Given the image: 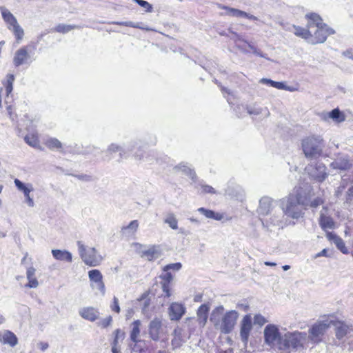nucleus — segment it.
<instances>
[{"label": "nucleus", "instance_id": "obj_64", "mask_svg": "<svg viewBox=\"0 0 353 353\" xmlns=\"http://www.w3.org/2000/svg\"><path fill=\"white\" fill-rule=\"evenodd\" d=\"M282 268L283 270L287 271L290 268V266L288 265H285L282 267Z\"/></svg>", "mask_w": 353, "mask_h": 353}, {"label": "nucleus", "instance_id": "obj_59", "mask_svg": "<svg viewBox=\"0 0 353 353\" xmlns=\"http://www.w3.org/2000/svg\"><path fill=\"white\" fill-rule=\"evenodd\" d=\"M343 54L351 59H353V47L343 52Z\"/></svg>", "mask_w": 353, "mask_h": 353}, {"label": "nucleus", "instance_id": "obj_52", "mask_svg": "<svg viewBox=\"0 0 353 353\" xmlns=\"http://www.w3.org/2000/svg\"><path fill=\"white\" fill-rule=\"evenodd\" d=\"M201 187L202 189V192H203V193H210V194H215L216 193L214 189L210 185H201Z\"/></svg>", "mask_w": 353, "mask_h": 353}, {"label": "nucleus", "instance_id": "obj_57", "mask_svg": "<svg viewBox=\"0 0 353 353\" xmlns=\"http://www.w3.org/2000/svg\"><path fill=\"white\" fill-rule=\"evenodd\" d=\"M270 221L274 225H279L281 222V220L280 216H274L273 218L272 217L270 218Z\"/></svg>", "mask_w": 353, "mask_h": 353}, {"label": "nucleus", "instance_id": "obj_24", "mask_svg": "<svg viewBox=\"0 0 353 353\" xmlns=\"http://www.w3.org/2000/svg\"><path fill=\"white\" fill-rule=\"evenodd\" d=\"M350 163L347 156L341 155L338 157L331 164L333 169L345 170L350 168Z\"/></svg>", "mask_w": 353, "mask_h": 353}, {"label": "nucleus", "instance_id": "obj_29", "mask_svg": "<svg viewBox=\"0 0 353 353\" xmlns=\"http://www.w3.org/2000/svg\"><path fill=\"white\" fill-rule=\"evenodd\" d=\"M52 254L55 259L59 261H66L68 263H71L72 261V254L67 250H52Z\"/></svg>", "mask_w": 353, "mask_h": 353}, {"label": "nucleus", "instance_id": "obj_25", "mask_svg": "<svg viewBox=\"0 0 353 353\" xmlns=\"http://www.w3.org/2000/svg\"><path fill=\"white\" fill-rule=\"evenodd\" d=\"M142 256H145L149 261H152L159 258L161 254V248L159 245H151L148 248L141 251Z\"/></svg>", "mask_w": 353, "mask_h": 353}, {"label": "nucleus", "instance_id": "obj_19", "mask_svg": "<svg viewBox=\"0 0 353 353\" xmlns=\"http://www.w3.org/2000/svg\"><path fill=\"white\" fill-rule=\"evenodd\" d=\"M221 8L224 9L226 10V14L230 17H234L236 18H247L250 20H257L258 18L252 14H250L249 13H247L244 11L230 8L228 6H220Z\"/></svg>", "mask_w": 353, "mask_h": 353}, {"label": "nucleus", "instance_id": "obj_48", "mask_svg": "<svg viewBox=\"0 0 353 353\" xmlns=\"http://www.w3.org/2000/svg\"><path fill=\"white\" fill-rule=\"evenodd\" d=\"M274 88H276V89H279V90H288V91H290V92H293V91L295 90L294 88L286 85L283 82L275 81V84H274Z\"/></svg>", "mask_w": 353, "mask_h": 353}, {"label": "nucleus", "instance_id": "obj_32", "mask_svg": "<svg viewBox=\"0 0 353 353\" xmlns=\"http://www.w3.org/2000/svg\"><path fill=\"white\" fill-rule=\"evenodd\" d=\"M141 321L139 320H136L132 323V330L130 331V338L132 342H137L139 339L140 336V326Z\"/></svg>", "mask_w": 353, "mask_h": 353}, {"label": "nucleus", "instance_id": "obj_43", "mask_svg": "<svg viewBox=\"0 0 353 353\" xmlns=\"http://www.w3.org/2000/svg\"><path fill=\"white\" fill-rule=\"evenodd\" d=\"M74 28V26L65 24H59L55 28V30L58 32L66 33Z\"/></svg>", "mask_w": 353, "mask_h": 353}, {"label": "nucleus", "instance_id": "obj_55", "mask_svg": "<svg viewBox=\"0 0 353 353\" xmlns=\"http://www.w3.org/2000/svg\"><path fill=\"white\" fill-rule=\"evenodd\" d=\"M246 110H247L248 114H249L250 115H252V114L257 115L261 113V110L259 109H256L252 107H247Z\"/></svg>", "mask_w": 353, "mask_h": 353}, {"label": "nucleus", "instance_id": "obj_50", "mask_svg": "<svg viewBox=\"0 0 353 353\" xmlns=\"http://www.w3.org/2000/svg\"><path fill=\"white\" fill-rule=\"evenodd\" d=\"M160 277L163 279L162 283H167V285H169L170 283L172 281L173 277L170 272H165V273L160 276Z\"/></svg>", "mask_w": 353, "mask_h": 353}, {"label": "nucleus", "instance_id": "obj_18", "mask_svg": "<svg viewBox=\"0 0 353 353\" xmlns=\"http://www.w3.org/2000/svg\"><path fill=\"white\" fill-rule=\"evenodd\" d=\"M30 59L26 47H23L16 51L14 58L13 63L16 67H19L22 64L27 63Z\"/></svg>", "mask_w": 353, "mask_h": 353}, {"label": "nucleus", "instance_id": "obj_10", "mask_svg": "<svg viewBox=\"0 0 353 353\" xmlns=\"http://www.w3.org/2000/svg\"><path fill=\"white\" fill-rule=\"evenodd\" d=\"M305 172L312 179L317 182H323L328 175L325 165L320 162L309 164L305 168Z\"/></svg>", "mask_w": 353, "mask_h": 353}, {"label": "nucleus", "instance_id": "obj_4", "mask_svg": "<svg viewBox=\"0 0 353 353\" xmlns=\"http://www.w3.org/2000/svg\"><path fill=\"white\" fill-rule=\"evenodd\" d=\"M223 305L216 307L212 312L210 321L214 327L223 334L230 333L239 318V313L236 310H230L223 314Z\"/></svg>", "mask_w": 353, "mask_h": 353}, {"label": "nucleus", "instance_id": "obj_54", "mask_svg": "<svg viewBox=\"0 0 353 353\" xmlns=\"http://www.w3.org/2000/svg\"><path fill=\"white\" fill-rule=\"evenodd\" d=\"M162 290L163 292L165 293V296L167 297H170L171 296V292L170 290L169 285H167V283H162Z\"/></svg>", "mask_w": 353, "mask_h": 353}, {"label": "nucleus", "instance_id": "obj_21", "mask_svg": "<svg viewBox=\"0 0 353 353\" xmlns=\"http://www.w3.org/2000/svg\"><path fill=\"white\" fill-rule=\"evenodd\" d=\"M327 210L326 208H323V210L321 212L319 218V225L325 231L328 229H334L335 228V222L333 219L325 214Z\"/></svg>", "mask_w": 353, "mask_h": 353}, {"label": "nucleus", "instance_id": "obj_63", "mask_svg": "<svg viewBox=\"0 0 353 353\" xmlns=\"http://www.w3.org/2000/svg\"><path fill=\"white\" fill-rule=\"evenodd\" d=\"M264 263L267 266H276V264L274 262L265 261Z\"/></svg>", "mask_w": 353, "mask_h": 353}, {"label": "nucleus", "instance_id": "obj_14", "mask_svg": "<svg viewBox=\"0 0 353 353\" xmlns=\"http://www.w3.org/2000/svg\"><path fill=\"white\" fill-rule=\"evenodd\" d=\"M150 337L154 341H158L163 333L162 321L159 318L152 320L148 326Z\"/></svg>", "mask_w": 353, "mask_h": 353}, {"label": "nucleus", "instance_id": "obj_33", "mask_svg": "<svg viewBox=\"0 0 353 353\" xmlns=\"http://www.w3.org/2000/svg\"><path fill=\"white\" fill-rule=\"evenodd\" d=\"M330 118L336 123H341L345 120V115L338 108L327 112L324 119Z\"/></svg>", "mask_w": 353, "mask_h": 353}, {"label": "nucleus", "instance_id": "obj_46", "mask_svg": "<svg viewBox=\"0 0 353 353\" xmlns=\"http://www.w3.org/2000/svg\"><path fill=\"white\" fill-rule=\"evenodd\" d=\"M181 264L180 263H170L163 267V270L164 272L169 270L178 271L181 268Z\"/></svg>", "mask_w": 353, "mask_h": 353}, {"label": "nucleus", "instance_id": "obj_51", "mask_svg": "<svg viewBox=\"0 0 353 353\" xmlns=\"http://www.w3.org/2000/svg\"><path fill=\"white\" fill-rule=\"evenodd\" d=\"M114 24H117L119 26H124L128 27H132V28H141L138 24L134 23L132 21H121V22H114Z\"/></svg>", "mask_w": 353, "mask_h": 353}, {"label": "nucleus", "instance_id": "obj_34", "mask_svg": "<svg viewBox=\"0 0 353 353\" xmlns=\"http://www.w3.org/2000/svg\"><path fill=\"white\" fill-rule=\"evenodd\" d=\"M174 169L176 170L182 171L189 176L192 180H194L196 178L195 172L187 163H181L176 165Z\"/></svg>", "mask_w": 353, "mask_h": 353}, {"label": "nucleus", "instance_id": "obj_62", "mask_svg": "<svg viewBox=\"0 0 353 353\" xmlns=\"http://www.w3.org/2000/svg\"><path fill=\"white\" fill-rule=\"evenodd\" d=\"M189 220L190 221L192 222V223H197V224H199V221L194 217H190L189 218Z\"/></svg>", "mask_w": 353, "mask_h": 353}, {"label": "nucleus", "instance_id": "obj_60", "mask_svg": "<svg viewBox=\"0 0 353 353\" xmlns=\"http://www.w3.org/2000/svg\"><path fill=\"white\" fill-rule=\"evenodd\" d=\"M39 345L43 351L46 350L48 347V344L47 343H41Z\"/></svg>", "mask_w": 353, "mask_h": 353}, {"label": "nucleus", "instance_id": "obj_39", "mask_svg": "<svg viewBox=\"0 0 353 353\" xmlns=\"http://www.w3.org/2000/svg\"><path fill=\"white\" fill-rule=\"evenodd\" d=\"M143 341L138 340L137 342H132L130 344L131 353H144Z\"/></svg>", "mask_w": 353, "mask_h": 353}, {"label": "nucleus", "instance_id": "obj_31", "mask_svg": "<svg viewBox=\"0 0 353 353\" xmlns=\"http://www.w3.org/2000/svg\"><path fill=\"white\" fill-rule=\"evenodd\" d=\"M294 30V34L297 37L304 39L309 43V39H311V29L307 27L306 28L293 25L292 26Z\"/></svg>", "mask_w": 353, "mask_h": 353}, {"label": "nucleus", "instance_id": "obj_9", "mask_svg": "<svg viewBox=\"0 0 353 353\" xmlns=\"http://www.w3.org/2000/svg\"><path fill=\"white\" fill-rule=\"evenodd\" d=\"M135 145V142L125 143L122 145L117 143H111L105 152V156L104 160L110 161L112 159V155L116 152L119 153L120 159L126 158L128 155L134 150Z\"/></svg>", "mask_w": 353, "mask_h": 353}, {"label": "nucleus", "instance_id": "obj_26", "mask_svg": "<svg viewBox=\"0 0 353 353\" xmlns=\"http://www.w3.org/2000/svg\"><path fill=\"white\" fill-rule=\"evenodd\" d=\"M210 306L208 304L201 305L196 312L199 324L201 327H204L208 317V312Z\"/></svg>", "mask_w": 353, "mask_h": 353}, {"label": "nucleus", "instance_id": "obj_45", "mask_svg": "<svg viewBox=\"0 0 353 353\" xmlns=\"http://www.w3.org/2000/svg\"><path fill=\"white\" fill-rule=\"evenodd\" d=\"M114 339L113 341V343L114 345H118L119 340H123L124 339L125 333L120 329H117L114 332Z\"/></svg>", "mask_w": 353, "mask_h": 353}, {"label": "nucleus", "instance_id": "obj_56", "mask_svg": "<svg viewBox=\"0 0 353 353\" xmlns=\"http://www.w3.org/2000/svg\"><path fill=\"white\" fill-rule=\"evenodd\" d=\"M260 83L263 84H267L271 87H274L275 81L270 79L263 78L260 80Z\"/></svg>", "mask_w": 353, "mask_h": 353}, {"label": "nucleus", "instance_id": "obj_38", "mask_svg": "<svg viewBox=\"0 0 353 353\" xmlns=\"http://www.w3.org/2000/svg\"><path fill=\"white\" fill-rule=\"evenodd\" d=\"M164 223L168 224L172 230L178 228V221L173 213H169L166 215Z\"/></svg>", "mask_w": 353, "mask_h": 353}, {"label": "nucleus", "instance_id": "obj_49", "mask_svg": "<svg viewBox=\"0 0 353 353\" xmlns=\"http://www.w3.org/2000/svg\"><path fill=\"white\" fill-rule=\"evenodd\" d=\"M268 321L261 314H256L254 317V324H257L259 325H264Z\"/></svg>", "mask_w": 353, "mask_h": 353}, {"label": "nucleus", "instance_id": "obj_41", "mask_svg": "<svg viewBox=\"0 0 353 353\" xmlns=\"http://www.w3.org/2000/svg\"><path fill=\"white\" fill-rule=\"evenodd\" d=\"M24 140L27 144L33 148H37L39 145V141L34 135H26Z\"/></svg>", "mask_w": 353, "mask_h": 353}, {"label": "nucleus", "instance_id": "obj_30", "mask_svg": "<svg viewBox=\"0 0 353 353\" xmlns=\"http://www.w3.org/2000/svg\"><path fill=\"white\" fill-rule=\"evenodd\" d=\"M197 211L207 219L221 221L223 218V215L222 214L204 208H199L197 209Z\"/></svg>", "mask_w": 353, "mask_h": 353}, {"label": "nucleus", "instance_id": "obj_13", "mask_svg": "<svg viewBox=\"0 0 353 353\" xmlns=\"http://www.w3.org/2000/svg\"><path fill=\"white\" fill-rule=\"evenodd\" d=\"M14 183L19 191H21L25 196V201L29 207H34L33 198L30 196V192L33 191V186L31 183L25 184L19 179H15Z\"/></svg>", "mask_w": 353, "mask_h": 353}, {"label": "nucleus", "instance_id": "obj_15", "mask_svg": "<svg viewBox=\"0 0 353 353\" xmlns=\"http://www.w3.org/2000/svg\"><path fill=\"white\" fill-rule=\"evenodd\" d=\"M252 329V317L251 315H245L242 319L241 324L240 336L242 341L245 345L247 344L250 332Z\"/></svg>", "mask_w": 353, "mask_h": 353}, {"label": "nucleus", "instance_id": "obj_17", "mask_svg": "<svg viewBox=\"0 0 353 353\" xmlns=\"http://www.w3.org/2000/svg\"><path fill=\"white\" fill-rule=\"evenodd\" d=\"M274 201L268 196H263L259 201L258 213L259 215L265 216L269 214L274 208Z\"/></svg>", "mask_w": 353, "mask_h": 353}, {"label": "nucleus", "instance_id": "obj_42", "mask_svg": "<svg viewBox=\"0 0 353 353\" xmlns=\"http://www.w3.org/2000/svg\"><path fill=\"white\" fill-rule=\"evenodd\" d=\"M182 330L180 327H176L174 330V339H172V344L179 345L181 341H183L181 339Z\"/></svg>", "mask_w": 353, "mask_h": 353}, {"label": "nucleus", "instance_id": "obj_8", "mask_svg": "<svg viewBox=\"0 0 353 353\" xmlns=\"http://www.w3.org/2000/svg\"><path fill=\"white\" fill-rule=\"evenodd\" d=\"M0 10L1 12L2 18L7 24L8 28L12 32L18 41L22 39L24 32L17 22L16 17L5 7H0Z\"/></svg>", "mask_w": 353, "mask_h": 353}, {"label": "nucleus", "instance_id": "obj_35", "mask_svg": "<svg viewBox=\"0 0 353 353\" xmlns=\"http://www.w3.org/2000/svg\"><path fill=\"white\" fill-rule=\"evenodd\" d=\"M303 192L309 198L308 207L312 208H316L318 206H319V205H321V204L323 203V199L319 197V196H317L315 199H314L313 200H312L311 199V194H310V190L303 189Z\"/></svg>", "mask_w": 353, "mask_h": 353}, {"label": "nucleus", "instance_id": "obj_28", "mask_svg": "<svg viewBox=\"0 0 353 353\" xmlns=\"http://www.w3.org/2000/svg\"><path fill=\"white\" fill-rule=\"evenodd\" d=\"M336 329V336L338 339H342L347 335L349 332V326L341 321H336L334 320V323L332 324Z\"/></svg>", "mask_w": 353, "mask_h": 353}, {"label": "nucleus", "instance_id": "obj_11", "mask_svg": "<svg viewBox=\"0 0 353 353\" xmlns=\"http://www.w3.org/2000/svg\"><path fill=\"white\" fill-rule=\"evenodd\" d=\"M232 36L231 39L234 40V41L236 43V46L239 49H241L243 52L247 53L249 51L246 49V46H248L250 50H252V52L261 57L266 58L265 55L263 54L260 50L256 49L252 44L248 42L246 40L243 39L241 36L238 34L236 32H231Z\"/></svg>", "mask_w": 353, "mask_h": 353}, {"label": "nucleus", "instance_id": "obj_40", "mask_svg": "<svg viewBox=\"0 0 353 353\" xmlns=\"http://www.w3.org/2000/svg\"><path fill=\"white\" fill-rule=\"evenodd\" d=\"M14 81V76L12 74H8L6 76V81L4 83L6 87V92L7 94V97H8L9 94L12 92L13 90V82Z\"/></svg>", "mask_w": 353, "mask_h": 353}, {"label": "nucleus", "instance_id": "obj_47", "mask_svg": "<svg viewBox=\"0 0 353 353\" xmlns=\"http://www.w3.org/2000/svg\"><path fill=\"white\" fill-rule=\"evenodd\" d=\"M134 2L138 3L140 6L143 7L145 9L147 12H152V6L146 1L144 0H132Z\"/></svg>", "mask_w": 353, "mask_h": 353}, {"label": "nucleus", "instance_id": "obj_58", "mask_svg": "<svg viewBox=\"0 0 353 353\" xmlns=\"http://www.w3.org/2000/svg\"><path fill=\"white\" fill-rule=\"evenodd\" d=\"M321 256H325V257H328L329 256L327 255V249H323V250H321L320 252L316 254L314 256V259H317L319 257H321Z\"/></svg>", "mask_w": 353, "mask_h": 353}, {"label": "nucleus", "instance_id": "obj_23", "mask_svg": "<svg viewBox=\"0 0 353 353\" xmlns=\"http://www.w3.org/2000/svg\"><path fill=\"white\" fill-rule=\"evenodd\" d=\"M327 239L334 243L336 248L343 254H347L348 250L346 248L343 240L336 234L330 232L326 233Z\"/></svg>", "mask_w": 353, "mask_h": 353}, {"label": "nucleus", "instance_id": "obj_1", "mask_svg": "<svg viewBox=\"0 0 353 353\" xmlns=\"http://www.w3.org/2000/svg\"><path fill=\"white\" fill-rule=\"evenodd\" d=\"M280 332L274 324H268L264 328L265 343L274 350L286 353L292 351H301L307 348V332L296 331Z\"/></svg>", "mask_w": 353, "mask_h": 353}, {"label": "nucleus", "instance_id": "obj_20", "mask_svg": "<svg viewBox=\"0 0 353 353\" xmlns=\"http://www.w3.org/2000/svg\"><path fill=\"white\" fill-rule=\"evenodd\" d=\"M0 343L13 347L18 344V338L12 332L3 330L0 332Z\"/></svg>", "mask_w": 353, "mask_h": 353}, {"label": "nucleus", "instance_id": "obj_36", "mask_svg": "<svg viewBox=\"0 0 353 353\" xmlns=\"http://www.w3.org/2000/svg\"><path fill=\"white\" fill-rule=\"evenodd\" d=\"M139 227V222L137 220L132 221L127 226L122 228L123 234H134L137 230Z\"/></svg>", "mask_w": 353, "mask_h": 353}, {"label": "nucleus", "instance_id": "obj_53", "mask_svg": "<svg viewBox=\"0 0 353 353\" xmlns=\"http://www.w3.org/2000/svg\"><path fill=\"white\" fill-rule=\"evenodd\" d=\"M111 308L113 311L119 313L120 312V307L119 305V301L116 296H114L113 304L111 305Z\"/></svg>", "mask_w": 353, "mask_h": 353}, {"label": "nucleus", "instance_id": "obj_6", "mask_svg": "<svg viewBox=\"0 0 353 353\" xmlns=\"http://www.w3.org/2000/svg\"><path fill=\"white\" fill-rule=\"evenodd\" d=\"M323 139L319 136H310L302 140L303 152L307 159L319 158L323 151Z\"/></svg>", "mask_w": 353, "mask_h": 353}, {"label": "nucleus", "instance_id": "obj_27", "mask_svg": "<svg viewBox=\"0 0 353 353\" xmlns=\"http://www.w3.org/2000/svg\"><path fill=\"white\" fill-rule=\"evenodd\" d=\"M36 269L33 266H30L26 270V277L28 283L26 287L30 288H37L39 286V281L35 277Z\"/></svg>", "mask_w": 353, "mask_h": 353}, {"label": "nucleus", "instance_id": "obj_7", "mask_svg": "<svg viewBox=\"0 0 353 353\" xmlns=\"http://www.w3.org/2000/svg\"><path fill=\"white\" fill-rule=\"evenodd\" d=\"M78 252L83 262L90 267L99 265L103 260V257L94 248L86 247L82 241L77 243Z\"/></svg>", "mask_w": 353, "mask_h": 353}, {"label": "nucleus", "instance_id": "obj_22", "mask_svg": "<svg viewBox=\"0 0 353 353\" xmlns=\"http://www.w3.org/2000/svg\"><path fill=\"white\" fill-rule=\"evenodd\" d=\"M99 312L98 310L92 307H87L81 308L79 310V315L84 319L90 321H94L99 317Z\"/></svg>", "mask_w": 353, "mask_h": 353}, {"label": "nucleus", "instance_id": "obj_37", "mask_svg": "<svg viewBox=\"0 0 353 353\" xmlns=\"http://www.w3.org/2000/svg\"><path fill=\"white\" fill-rule=\"evenodd\" d=\"M44 144L50 150H59L62 148V143L56 138H48L44 142Z\"/></svg>", "mask_w": 353, "mask_h": 353}, {"label": "nucleus", "instance_id": "obj_44", "mask_svg": "<svg viewBox=\"0 0 353 353\" xmlns=\"http://www.w3.org/2000/svg\"><path fill=\"white\" fill-rule=\"evenodd\" d=\"M112 322V318L111 316H108L106 318L97 322V325L101 328H105L111 325Z\"/></svg>", "mask_w": 353, "mask_h": 353}, {"label": "nucleus", "instance_id": "obj_16", "mask_svg": "<svg viewBox=\"0 0 353 353\" xmlns=\"http://www.w3.org/2000/svg\"><path fill=\"white\" fill-rule=\"evenodd\" d=\"M170 319L172 321H179L185 312V307L179 303H172L168 309Z\"/></svg>", "mask_w": 353, "mask_h": 353}, {"label": "nucleus", "instance_id": "obj_12", "mask_svg": "<svg viewBox=\"0 0 353 353\" xmlns=\"http://www.w3.org/2000/svg\"><path fill=\"white\" fill-rule=\"evenodd\" d=\"M88 277L91 282V287L93 289H97L104 295L105 288L103 281V275L98 270H92L88 272Z\"/></svg>", "mask_w": 353, "mask_h": 353}, {"label": "nucleus", "instance_id": "obj_2", "mask_svg": "<svg viewBox=\"0 0 353 353\" xmlns=\"http://www.w3.org/2000/svg\"><path fill=\"white\" fill-rule=\"evenodd\" d=\"M308 204L309 198L301 187L295 188L292 192L280 201V207L283 214L296 221L304 217Z\"/></svg>", "mask_w": 353, "mask_h": 353}, {"label": "nucleus", "instance_id": "obj_5", "mask_svg": "<svg viewBox=\"0 0 353 353\" xmlns=\"http://www.w3.org/2000/svg\"><path fill=\"white\" fill-rule=\"evenodd\" d=\"M334 323L333 316H323L312 324L307 333V343L316 345L322 342L323 336Z\"/></svg>", "mask_w": 353, "mask_h": 353}, {"label": "nucleus", "instance_id": "obj_61", "mask_svg": "<svg viewBox=\"0 0 353 353\" xmlns=\"http://www.w3.org/2000/svg\"><path fill=\"white\" fill-rule=\"evenodd\" d=\"M112 353H119V350L117 347V345H114V343L112 344Z\"/></svg>", "mask_w": 353, "mask_h": 353}, {"label": "nucleus", "instance_id": "obj_3", "mask_svg": "<svg viewBox=\"0 0 353 353\" xmlns=\"http://www.w3.org/2000/svg\"><path fill=\"white\" fill-rule=\"evenodd\" d=\"M305 18L307 20V28L311 29V39H309V43L313 45L323 43L328 36L334 34V30L324 23L318 14L307 13Z\"/></svg>", "mask_w": 353, "mask_h": 353}]
</instances>
